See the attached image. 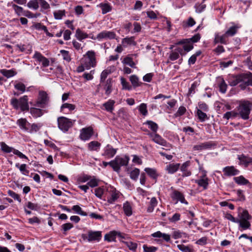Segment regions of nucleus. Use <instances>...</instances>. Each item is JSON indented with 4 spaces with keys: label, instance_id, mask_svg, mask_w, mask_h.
Returning a JSON list of instances; mask_svg holds the SVG:
<instances>
[{
    "label": "nucleus",
    "instance_id": "nucleus-1",
    "mask_svg": "<svg viewBox=\"0 0 252 252\" xmlns=\"http://www.w3.org/2000/svg\"><path fill=\"white\" fill-rule=\"evenodd\" d=\"M10 103L15 109H20L23 112L29 111L30 108L27 95H24L19 99L13 98L11 99Z\"/></svg>",
    "mask_w": 252,
    "mask_h": 252
},
{
    "label": "nucleus",
    "instance_id": "nucleus-2",
    "mask_svg": "<svg viewBox=\"0 0 252 252\" xmlns=\"http://www.w3.org/2000/svg\"><path fill=\"white\" fill-rule=\"evenodd\" d=\"M252 106V103L248 101L242 102L238 107V116L243 120H248L249 118Z\"/></svg>",
    "mask_w": 252,
    "mask_h": 252
},
{
    "label": "nucleus",
    "instance_id": "nucleus-3",
    "mask_svg": "<svg viewBox=\"0 0 252 252\" xmlns=\"http://www.w3.org/2000/svg\"><path fill=\"white\" fill-rule=\"evenodd\" d=\"M129 160V158L127 156H125L124 157L118 156L114 160L110 161L111 166L114 171L119 172L121 166L127 165Z\"/></svg>",
    "mask_w": 252,
    "mask_h": 252
},
{
    "label": "nucleus",
    "instance_id": "nucleus-4",
    "mask_svg": "<svg viewBox=\"0 0 252 252\" xmlns=\"http://www.w3.org/2000/svg\"><path fill=\"white\" fill-rule=\"evenodd\" d=\"M247 79L246 74L242 73L232 77V78L230 79L229 83L231 86H235L239 84V87L241 89L244 90L247 87Z\"/></svg>",
    "mask_w": 252,
    "mask_h": 252
},
{
    "label": "nucleus",
    "instance_id": "nucleus-5",
    "mask_svg": "<svg viewBox=\"0 0 252 252\" xmlns=\"http://www.w3.org/2000/svg\"><path fill=\"white\" fill-rule=\"evenodd\" d=\"M49 101V97L47 93L43 91H40L38 93V95L35 103L33 104L37 107L45 108L48 104Z\"/></svg>",
    "mask_w": 252,
    "mask_h": 252
},
{
    "label": "nucleus",
    "instance_id": "nucleus-6",
    "mask_svg": "<svg viewBox=\"0 0 252 252\" xmlns=\"http://www.w3.org/2000/svg\"><path fill=\"white\" fill-rule=\"evenodd\" d=\"M58 127L64 132L68 131L72 126L75 120L72 121L65 117H60L58 118Z\"/></svg>",
    "mask_w": 252,
    "mask_h": 252
},
{
    "label": "nucleus",
    "instance_id": "nucleus-7",
    "mask_svg": "<svg viewBox=\"0 0 252 252\" xmlns=\"http://www.w3.org/2000/svg\"><path fill=\"white\" fill-rule=\"evenodd\" d=\"M84 61V65L86 69H89L91 67L96 65L95 53L93 51H89L87 52Z\"/></svg>",
    "mask_w": 252,
    "mask_h": 252
},
{
    "label": "nucleus",
    "instance_id": "nucleus-8",
    "mask_svg": "<svg viewBox=\"0 0 252 252\" xmlns=\"http://www.w3.org/2000/svg\"><path fill=\"white\" fill-rule=\"evenodd\" d=\"M102 237L101 232L99 231H93L90 230L88 232V235H82V238L84 240H87L89 242L96 241L99 242Z\"/></svg>",
    "mask_w": 252,
    "mask_h": 252
},
{
    "label": "nucleus",
    "instance_id": "nucleus-9",
    "mask_svg": "<svg viewBox=\"0 0 252 252\" xmlns=\"http://www.w3.org/2000/svg\"><path fill=\"white\" fill-rule=\"evenodd\" d=\"M107 191L108 192L107 201L110 204L114 202L120 196V192L113 187H110L107 189Z\"/></svg>",
    "mask_w": 252,
    "mask_h": 252
},
{
    "label": "nucleus",
    "instance_id": "nucleus-10",
    "mask_svg": "<svg viewBox=\"0 0 252 252\" xmlns=\"http://www.w3.org/2000/svg\"><path fill=\"white\" fill-rule=\"evenodd\" d=\"M93 129L89 126L86 128H83L81 130L80 138L81 140L86 141L89 140L93 135Z\"/></svg>",
    "mask_w": 252,
    "mask_h": 252
},
{
    "label": "nucleus",
    "instance_id": "nucleus-11",
    "mask_svg": "<svg viewBox=\"0 0 252 252\" xmlns=\"http://www.w3.org/2000/svg\"><path fill=\"white\" fill-rule=\"evenodd\" d=\"M223 174L225 176H233L238 175L240 171L234 166H226L222 169Z\"/></svg>",
    "mask_w": 252,
    "mask_h": 252
},
{
    "label": "nucleus",
    "instance_id": "nucleus-12",
    "mask_svg": "<svg viewBox=\"0 0 252 252\" xmlns=\"http://www.w3.org/2000/svg\"><path fill=\"white\" fill-rule=\"evenodd\" d=\"M33 58L38 62L41 63L43 67H47L49 65V60L39 52H35L33 55Z\"/></svg>",
    "mask_w": 252,
    "mask_h": 252
},
{
    "label": "nucleus",
    "instance_id": "nucleus-13",
    "mask_svg": "<svg viewBox=\"0 0 252 252\" xmlns=\"http://www.w3.org/2000/svg\"><path fill=\"white\" fill-rule=\"evenodd\" d=\"M215 145L212 141L205 142L200 143V144L194 145L193 149L195 151H201L211 148L213 146Z\"/></svg>",
    "mask_w": 252,
    "mask_h": 252
},
{
    "label": "nucleus",
    "instance_id": "nucleus-14",
    "mask_svg": "<svg viewBox=\"0 0 252 252\" xmlns=\"http://www.w3.org/2000/svg\"><path fill=\"white\" fill-rule=\"evenodd\" d=\"M208 181L209 179L206 177V174L205 172L199 180L195 181V183L197 184L199 186L203 187L204 189H206L209 185Z\"/></svg>",
    "mask_w": 252,
    "mask_h": 252
},
{
    "label": "nucleus",
    "instance_id": "nucleus-15",
    "mask_svg": "<svg viewBox=\"0 0 252 252\" xmlns=\"http://www.w3.org/2000/svg\"><path fill=\"white\" fill-rule=\"evenodd\" d=\"M150 136L152 138V140L156 143L168 147V143L160 135L157 133H151Z\"/></svg>",
    "mask_w": 252,
    "mask_h": 252
},
{
    "label": "nucleus",
    "instance_id": "nucleus-16",
    "mask_svg": "<svg viewBox=\"0 0 252 252\" xmlns=\"http://www.w3.org/2000/svg\"><path fill=\"white\" fill-rule=\"evenodd\" d=\"M182 56L186 55L185 53H183V50L181 47H178L175 49V50L171 52L169 56V59L171 61H174L179 58V55Z\"/></svg>",
    "mask_w": 252,
    "mask_h": 252
},
{
    "label": "nucleus",
    "instance_id": "nucleus-17",
    "mask_svg": "<svg viewBox=\"0 0 252 252\" xmlns=\"http://www.w3.org/2000/svg\"><path fill=\"white\" fill-rule=\"evenodd\" d=\"M115 36L116 34L113 32L103 31L97 34V38L98 39L102 38L114 39Z\"/></svg>",
    "mask_w": 252,
    "mask_h": 252
},
{
    "label": "nucleus",
    "instance_id": "nucleus-18",
    "mask_svg": "<svg viewBox=\"0 0 252 252\" xmlns=\"http://www.w3.org/2000/svg\"><path fill=\"white\" fill-rule=\"evenodd\" d=\"M16 123L22 129L25 131H28L31 126V124L25 118L18 119Z\"/></svg>",
    "mask_w": 252,
    "mask_h": 252
},
{
    "label": "nucleus",
    "instance_id": "nucleus-19",
    "mask_svg": "<svg viewBox=\"0 0 252 252\" xmlns=\"http://www.w3.org/2000/svg\"><path fill=\"white\" fill-rule=\"evenodd\" d=\"M228 37L224 33L222 35H220L218 33H216L215 39L214 40V44H216L219 43L223 44H226L228 41Z\"/></svg>",
    "mask_w": 252,
    "mask_h": 252
},
{
    "label": "nucleus",
    "instance_id": "nucleus-20",
    "mask_svg": "<svg viewBox=\"0 0 252 252\" xmlns=\"http://www.w3.org/2000/svg\"><path fill=\"white\" fill-rule=\"evenodd\" d=\"M122 44L124 47H126L129 46H136L137 43L135 41V37L134 36H130L123 38L122 41Z\"/></svg>",
    "mask_w": 252,
    "mask_h": 252
},
{
    "label": "nucleus",
    "instance_id": "nucleus-21",
    "mask_svg": "<svg viewBox=\"0 0 252 252\" xmlns=\"http://www.w3.org/2000/svg\"><path fill=\"white\" fill-rule=\"evenodd\" d=\"M171 197L173 199L176 200L177 201H180L182 203L188 204L186 201L184 195L178 190H174L172 195Z\"/></svg>",
    "mask_w": 252,
    "mask_h": 252
},
{
    "label": "nucleus",
    "instance_id": "nucleus-22",
    "mask_svg": "<svg viewBox=\"0 0 252 252\" xmlns=\"http://www.w3.org/2000/svg\"><path fill=\"white\" fill-rule=\"evenodd\" d=\"M117 152V150L112 148L110 145H107L104 149V152L103 155L107 158H112Z\"/></svg>",
    "mask_w": 252,
    "mask_h": 252
},
{
    "label": "nucleus",
    "instance_id": "nucleus-23",
    "mask_svg": "<svg viewBox=\"0 0 252 252\" xmlns=\"http://www.w3.org/2000/svg\"><path fill=\"white\" fill-rule=\"evenodd\" d=\"M10 5L12 7L13 9L14 10L15 12L16 13V14L18 16H29L28 14L26 13L25 11L23 9V8L19 6L14 3H13L11 2L10 4Z\"/></svg>",
    "mask_w": 252,
    "mask_h": 252
},
{
    "label": "nucleus",
    "instance_id": "nucleus-24",
    "mask_svg": "<svg viewBox=\"0 0 252 252\" xmlns=\"http://www.w3.org/2000/svg\"><path fill=\"white\" fill-rule=\"evenodd\" d=\"M190 165V161H187L184 162L180 167V170L183 172L182 176L183 177L189 176L191 175V173L190 171L188 170V167Z\"/></svg>",
    "mask_w": 252,
    "mask_h": 252
},
{
    "label": "nucleus",
    "instance_id": "nucleus-25",
    "mask_svg": "<svg viewBox=\"0 0 252 252\" xmlns=\"http://www.w3.org/2000/svg\"><path fill=\"white\" fill-rule=\"evenodd\" d=\"M238 159L241 163L243 164L245 167H248L250 164H252V158L245 156L244 155L238 156Z\"/></svg>",
    "mask_w": 252,
    "mask_h": 252
},
{
    "label": "nucleus",
    "instance_id": "nucleus-26",
    "mask_svg": "<svg viewBox=\"0 0 252 252\" xmlns=\"http://www.w3.org/2000/svg\"><path fill=\"white\" fill-rule=\"evenodd\" d=\"M31 115L34 118L40 117L43 115L44 112L42 109L36 107H31L29 109Z\"/></svg>",
    "mask_w": 252,
    "mask_h": 252
},
{
    "label": "nucleus",
    "instance_id": "nucleus-27",
    "mask_svg": "<svg viewBox=\"0 0 252 252\" xmlns=\"http://www.w3.org/2000/svg\"><path fill=\"white\" fill-rule=\"evenodd\" d=\"M180 167V163H171L167 165L166 167V170L169 174H173L175 173L179 169Z\"/></svg>",
    "mask_w": 252,
    "mask_h": 252
},
{
    "label": "nucleus",
    "instance_id": "nucleus-28",
    "mask_svg": "<svg viewBox=\"0 0 252 252\" xmlns=\"http://www.w3.org/2000/svg\"><path fill=\"white\" fill-rule=\"evenodd\" d=\"M152 236L154 238H162V239L166 242H168L170 241V236L169 234L162 233L158 231L155 232L152 234Z\"/></svg>",
    "mask_w": 252,
    "mask_h": 252
},
{
    "label": "nucleus",
    "instance_id": "nucleus-29",
    "mask_svg": "<svg viewBox=\"0 0 252 252\" xmlns=\"http://www.w3.org/2000/svg\"><path fill=\"white\" fill-rule=\"evenodd\" d=\"M104 83H105L104 85V89L105 91V94L108 95L112 92V79L111 78H109Z\"/></svg>",
    "mask_w": 252,
    "mask_h": 252
},
{
    "label": "nucleus",
    "instance_id": "nucleus-30",
    "mask_svg": "<svg viewBox=\"0 0 252 252\" xmlns=\"http://www.w3.org/2000/svg\"><path fill=\"white\" fill-rule=\"evenodd\" d=\"M115 101L114 100L109 99L103 104L105 109L107 112H112L114 108Z\"/></svg>",
    "mask_w": 252,
    "mask_h": 252
},
{
    "label": "nucleus",
    "instance_id": "nucleus-31",
    "mask_svg": "<svg viewBox=\"0 0 252 252\" xmlns=\"http://www.w3.org/2000/svg\"><path fill=\"white\" fill-rule=\"evenodd\" d=\"M144 170L151 178L154 180L157 179L158 174L155 169L146 168Z\"/></svg>",
    "mask_w": 252,
    "mask_h": 252
},
{
    "label": "nucleus",
    "instance_id": "nucleus-32",
    "mask_svg": "<svg viewBox=\"0 0 252 252\" xmlns=\"http://www.w3.org/2000/svg\"><path fill=\"white\" fill-rule=\"evenodd\" d=\"M249 220H240L238 219L237 223L239 224V227L241 228L243 230H246L250 229L251 227V223Z\"/></svg>",
    "mask_w": 252,
    "mask_h": 252
},
{
    "label": "nucleus",
    "instance_id": "nucleus-33",
    "mask_svg": "<svg viewBox=\"0 0 252 252\" xmlns=\"http://www.w3.org/2000/svg\"><path fill=\"white\" fill-rule=\"evenodd\" d=\"M99 7L101 9L103 14H105L112 10V6L108 3H101L99 4Z\"/></svg>",
    "mask_w": 252,
    "mask_h": 252
},
{
    "label": "nucleus",
    "instance_id": "nucleus-34",
    "mask_svg": "<svg viewBox=\"0 0 252 252\" xmlns=\"http://www.w3.org/2000/svg\"><path fill=\"white\" fill-rule=\"evenodd\" d=\"M76 37L80 41L85 39L88 37L87 33L82 32L80 29H77L75 33Z\"/></svg>",
    "mask_w": 252,
    "mask_h": 252
},
{
    "label": "nucleus",
    "instance_id": "nucleus-35",
    "mask_svg": "<svg viewBox=\"0 0 252 252\" xmlns=\"http://www.w3.org/2000/svg\"><path fill=\"white\" fill-rule=\"evenodd\" d=\"M233 179L238 185H245L249 183V181L243 176L234 177Z\"/></svg>",
    "mask_w": 252,
    "mask_h": 252
},
{
    "label": "nucleus",
    "instance_id": "nucleus-36",
    "mask_svg": "<svg viewBox=\"0 0 252 252\" xmlns=\"http://www.w3.org/2000/svg\"><path fill=\"white\" fill-rule=\"evenodd\" d=\"M123 210L126 215L130 216L132 215V208L129 203L126 202L123 205Z\"/></svg>",
    "mask_w": 252,
    "mask_h": 252
},
{
    "label": "nucleus",
    "instance_id": "nucleus-37",
    "mask_svg": "<svg viewBox=\"0 0 252 252\" xmlns=\"http://www.w3.org/2000/svg\"><path fill=\"white\" fill-rule=\"evenodd\" d=\"M0 72L5 77L7 78H10L11 77L14 76L16 74V72L14 71V70L10 69V70H7L5 69H2L0 70Z\"/></svg>",
    "mask_w": 252,
    "mask_h": 252
},
{
    "label": "nucleus",
    "instance_id": "nucleus-38",
    "mask_svg": "<svg viewBox=\"0 0 252 252\" xmlns=\"http://www.w3.org/2000/svg\"><path fill=\"white\" fill-rule=\"evenodd\" d=\"M238 28L239 27L236 25L233 26L229 28V29L225 32V34L227 37L232 36L236 33Z\"/></svg>",
    "mask_w": 252,
    "mask_h": 252
},
{
    "label": "nucleus",
    "instance_id": "nucleus-39",
    "mask_svg": "<svg viewBox=\"0 0 252 252\" xmlns=\"http://www.w3.org/2000/svg\"><path fill=\"white\" fill-rule=\"evenodd\" d=\"M117 234V232L112 231L109 234H106L104 236V239L108 242L116 241V237Z\"/></svg>",
    "mask_w": 252,
    "mask_h": 252
},
{
    "label": "nucleus",
    "instance_id": "nucleus-40",
    "mask_svg": "<svg viewBox=\"0 0 252 252\" xmlns=\"http://www.w3.org/2000/svg\"><path fill=\"white\" fill-rule=\"evenodd\" d=\"M129 80L134 88L140 86L142 84V83L139 82L138 77L135 75L130 76Z\"/></svg>",
    "mask_w": 252,
    "mask_h": 252
},
{
    "label": "nucleus",
    "instance_id": "nucleus-41",
    "mask_svg": "<svg viewBox=\"0 0 252 252\" xmlns=\"http://www.w3.org/2000/svg\"><path fill=\"white\" fill-rule=\"evenodd\" d=\"M100 146V143L96 141H93L88 144V149L90 151H97Z\"/></svg>",
    "mask_w": 252,
    "mask_h": 252
},
{
    "label": "nucleus",
    "instance_id": "nucleus-42",
    "mask_svg": "<svg viewBox=\"0 0 252 252\" xmlns=\"http://www.w3.org/2000/svg\"><path fill=\"white\" fill-rule=\"evenodd\" d=\"M239 216L240 217V220H250L252 218V217L246 210H243L242 213L239 214Z\"/></svg>",
    "mask_w": 252,
    "mask_h": 252
},
{
    "label": "nucleus",
    "instance_id": "nucleus-43",
    "mask_svg": "<svg viewBox=\"0 0 252 252\" xmlns=\"http://www.w3.org/2000/svg\"><path fill=\"white\" fill-rule=\"evenodd\" d=\"M120 241L124 243L129 248L130 250L132 251H136L137 247V245L136 243L131 241H124L121 240H120Z\"/></svg>",
    "mask_w": 252,
    "mask_h": 252
},
{
    "label": "nucleus",
    "instance_id": "nucleus-44",
    "mask_svg": "<svg viewBox=\"0 0 252 252\" xmlns=\"http://www.w3.org/2000/svg\"><path fill=\"white\" fill-rule=\"evenodd\" d=\"M38 0H31L27 3V6L30 8L36 10L39 7Z\"/></svg>",
    "mask_w": 252,
    "mask_h": 252
},
{
    "label": "nucleus",
    "instance_id": "nucleus-45",
    "mask_svg": "<svg viewBox=\"0 0 252 252\" xmlns=\"http://www.w3.org/2000/svg\"><path fill=\"white\" fill-rule=\"evenodd\" d=\"M201 51H197L194 54L192 55L189 59L188 63L189 64H193L196 61V58L201 55Z\"/></svg>",
    "mask_w": 252,
    "mask_h": 252
},
{
    "label": "nucleus",
    "instance_id": "nucleus-46",
    "mask_svg": "<svg viewBox=\"0 0 252 252\" xmlns=\"http://www.w3.org/2000/svg\"><path fill=\"white\" fill-rule=\"evenodd\" d=\"M144 124L148 125L149 127L151 128L152 131L155 132H157L158 129V126L156 123L152 121H147Z\"/></svg>",
    "mask_w": 252,
    "mask_h": 252
},
{
    "label": "nucleus",
    "instance_id": "nucleus-47",
    "mask_svg": "<svg viewBox=\"0 0 252 252\" xmlns=\"http://www.w3.org/2000/svg\"><path fill=\"white\" fill-rule=\"evenodd\" d=\"M122 63L124 64L129 65L131 67H135V63L133 62L132 59L130 57H126L124 58Z\"/></svg>",
    "mask_w": 252,
    "mask_h": 252
},
{
    "label": "nucleus",
    "instance_id": "nucleus-48",
    "mask_svg": "<svg viewBox=\"0 0 252 252\" xmlns=\"http://www.w3.org/2000/svg\"><path fill=\"white\" fill-rule=\"evenodd\" d=\"M14 88L17 90L20 91L21 93H23L26 90V86L21 82H16L14 84Z\"/></svg>",
    "mask_w": 252,
    "mask_h": 252
},
{
    "label": "nucleus",
    "instance_id": "nucleus-49",
    "mask_svg": "<svg viewBox=\"0 0 252 252\" xmlns=\"http://www.w3.org/2000/svg\"><path fill=\"white\" fill-rule=\"evenodd\" d=\"M72 210L80 215L83 216H87V213L83 211L79 205H74L72 208Z\"/></svg>",
    "mask_w": 252,
    "mask_h": 252
},
{
    "label": "nucleus",
    "instance_id": "nucleus-50",
    "mask_svg": "<svg viewBox=\"0 0 252 252\" xmlns=\"http://www.w3.org/2000/svg\"><path fill=\"white\" fill-rule=\"evenodd\" d=\"M193 46L192 44L189 40V42L185 44L183 47H181V49L183 50V53H185L186 54V52L190 51L193 49Z\"/></svg>",
    "mask_w": 252,
    "mask_h": 252
},
{
    "label": "nucleus",
    "instance_id": "nucleus-51",
    "mask_svg": "<svg viewBox=\"0 0 252 252\" xmlns=\"http://www.w3.org/2000/svg\"><path fill=\"white\" fill-rule=\"evenodd\" d=\"M206 4H204L203 2L201 3L197 2L194 5V8L197 13L202 12L206 8Z\"/></svg>",
    "mask_w": 252,
    "mask_h": 252
},
{
    "label": "nucleus",
    "instance_id": "nucleus-52",
    "mask_svg": "<svg viewBox=\"0 0 252 252\" xmlns=\"http://www.w3.org/2000/svg\"><path fill=\"white\" fill-rule=\"evenodd\" d=\"M16 167L19 168L20 171L24 175H28L29 171L27 169V165L26 164H22L20 165L19 163H16L15 165Z\"/></svg>",
    "mask_w": 252,
    "mask_h": 252
},
{
    "label": "nucleus",
    "instance_id": "nucleus-53",
    "mask_svg": "<svg viewBox=\"0 0 252 252\" xmlns=\"http://www.w3.org/2000/svg\"><path fill=\"white\" fill-rule=\"evenodd\" d=\"M157 200L156 197H152L150 201V206L147 209V211L148 212H152L154 209L155 207L157 205Z\"/></svg>",
    "mask_w": 252,
    "mask_h": 252
},
{
    "label": "nucleus",
    "instance_id": "nucleus-54",
    "mask_svg": "<svg viewBox=\"0 0 252 252\" xmlns=\"http://www.w3.org/2000/svg\"><path fill=\"white\" fill-rule=\"evenodd\" d=\"M196 114L201 122H204L205 120L208 119L206 114L203 112L200 109H197Z\"/></svg>",
    "mask_w": 252,
    "mask_h": 252
},
{
    "label": "nucleus",
    "instance_id": "nucleus-55",
    "mask_svg": "<svg viewBox=\"0 0 252 252\" xmlns=\"http://www.w3.org/2000/svg\"><path fill=\"white\" fill-rule=\"evenodd\" d=\"M121 84L123 87V89L127 90H131L132 89L131 86L129 84V83L127 82L124 78L122 77L121 78Z\"/></svg>",
    "mask_w": 252,
    "mask_h": 252
},
{
    "label": "nucleus",
    "instance_id": "nucleus-56",
    "mask_svg": "<svg viewBox=\"0 0 252 252\" xmlns=\"http://www.w3.org/2000/svg\"><path fill=\"white\" fill-rule=\"evenodd\" d=\"M140 174V170L138 168H134L130 173V178L134 180H136Z\"/></svg>",
    "mask_w": 252,
    "mask_h": 252
},
{
    "label": "nucleus",
    "instance_id": "nucleus-57",
    "mask_svg": "<svg viewBox=\"0 0 252 252\" xmlns=\"http://www.w3.org/2000/svg\"><path fill=\"white\" fill-rule=\"evenodd\" d=\"M237 116V112H235V111H229L227 112L223 115V118L226 120H228L230 118H235Z\"/></svg>",
    "mask_w": 252,
    "mask_h": 252
},
{
    "label": "nucleus",
    "instance_id": "nucleus-58",
    "mask_svg": "<svg viewBox=\"0 0 252 252\" xmlns=\"http://www.w3.org/2000/svg\"><path fill=\"white\" fill-rule=\"evenodd\" d=\"M138 110L143 116H146L148 114L147 104L145 103H141L139 106Z\"/></svg>",
    "mask_w": 252,
    "mask_h": 252
},
{
    "label": "nucleus",
    "instance_id": "nucleus-59",
    "mask_svg": "<svg viewBox=\"0 0 252 252\" xmlns=\"http://www.w3.org/2000/svg\"><path fill=\"white\" fill-rule=\"evenodd\" d=\"M65 108H67L69 111H72L75 109V106L72 104L65 103L61 107V111L63 112Z\"/></svg>",
    "mask_w": 252,
    "mask_h": 252
},
{
    "label": "nucleus",
    "instance_id": "nucleus-60",
    "mask_svg": "<svg viewBox=\"0 0 252 252\" xmlns=\"http://www.w3.org/2000/svg\"><path fill=\"white\" fill-rule=\"evenodd\" d=\"M54 18L57 20L62 19L65 16L64 10H58L54 12Z\"/></svg>",
    "mask_w": 252,
    "mask_h": 252
},
{
    "label": "nucleus",
    "instance_id": "nucleus-61",
    "mask_svg": "<svg viewBox=\"0 0 252 252\" xmlns=\"http://www.w3.org/2000/svg\"><path fill=\"white\" fill-rule=\"evenodd\" d=\"M1 147L2 151H3L4 152L6 153H9L11 152H13V151L14 149L13 148L7 146L4 142L1 143Z\"/></svg>",
    "mask_w": 252,
    "mask_h": 252
},
{
    "label": "nucleus",
    "instance_id": "nucleus-62",
    "mask_svg": "<svg viewBox=\"0 0 252 252\" xmlns=\"http://www.w3.org/2000/svg\"><path fill=\"white\" fill-rule=\"evenodd\" d=\"M220 91L222 93H225L226 91L227 85L225 83L224 80L222 79L221 82L219 84Z\"/></svg>",
    "mask_w": 252,
    "mask_h": 252
},
{
    "label": "nucleus",
    "instance_id": "nucleus-63",
    "mask_svg": "<svg viewBox=\"0 0 252 252\" xmlns=\"http://www.w3.org/2000/svg\"><path fill=\"white\" fill-rule=\"evenodd\" d=\"M42 125L39 124H33L31 125V129L29 130L30 132H37L41 128Z\"/></svg>",
    "mask_w": 252,
    "mask_h": 252
},
{
    "label": "nucleus",
    "instance_id": "nucleus-64",
    "mask_svg": "<svg viewBox=\"0 0 252 252\" xmlns=\"http://www.w3.org/2000/svg\"><path fill=\"white\" fill-rule=\"evenodd\" d=\"M143 250L144 252H156L158 248L155 247H148L146 245H143Z\"/></svg>",
    "mask_w": 252,
    "mask_h": 252
}]
</instances>
